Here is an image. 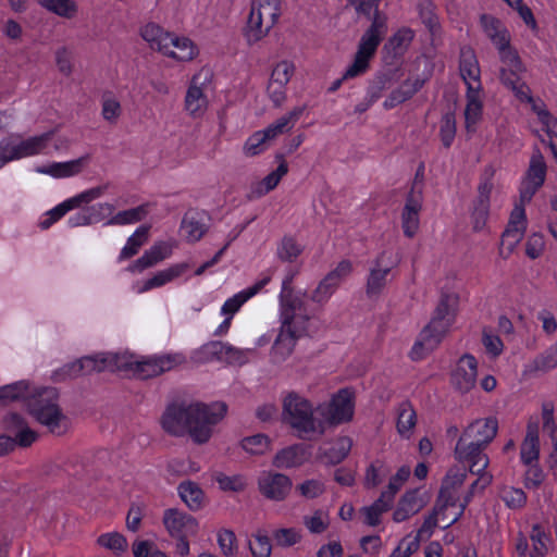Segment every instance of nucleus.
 Wrapping results in <instances>:
<instances>
[{
	"label": "nucleus",
	"instance_id": "f257e3e1",
	"mask_svg": "<svg viewBox=\"0 0 557 557\" xmlns=\"http://www.w3.org/2000/svg\"><path fill=\"white\" fill-rule=\"evenodd\" d=\"M225 403L211 405L202 403L172 404L161 417L162 429L172 436L188 434L194 442L203 444L212 435V426L226 413Z\"/></svg>",
	"mask_w": 557,
	"mask_h": 557
},
{
	"label": "nucleus",
	"instance_id": "f03ea898",
	"mask_svg": "<svg viewBox=\"0 0 557 557\" xmlns=\"http://www.w3.org/2000/svg\"><path fill=\"white\" fill-rule=\"evenodd\" d=\"M500 74L502 83L509 88L517 99L522 102H529L537 116L536 133L540 138L548 137L549 139L557 138V120L550 115L545 106L532 99L530 89L523 81L524 69L521 61L513 50L510 57L500 55Z\"/></svg>",
	"mask_w": 557,
	"mask_h": 557
},
{
	"label": "nucleus",
	"instance_id": "7ed1b4c3",
	"mask_svg": "<svg viewBox=\"0 0 557 557\" xmlns=\"http://www.w3.org/2000/svg\"><path fill=\"white\" fill-rule=\"evenodd\" d=\"M457 300L458 298L454 294L441 296L430 323L423 327L419 339L412 347L411 358L413 360L422 359L440 345L454 321Z\"/></svg>",
	"mask_w": 557,
	"mask_h": 557
},
{
	"label": "nucleus",
	"instance_id": "20e7f679",
	"mask_svg": "<svg viewBox=\"0 0 557 557\" xmlns=\"http://www.w3.org/2000/svg\"><path fill=\"white\" fill-rule=\"evenodd\" d=\"M59 392L54 387L27 391L26 406L29 413L54 435H63L70 428V419L58 405Z\"/></svg>",
	"mask_w": 557,
	"mask_h": 557
},
{
	"label": "nucleus",
	"instance_id": "39448f33",
	"mask_svg": "<svg viewBox=\"0 0 557 557\" xmlns=\"http://www.w3.org/2000/svg\"><path fill=\"white\" fill-rule=\"evenodd\" d=\"M387 30V17L377 14L370 27L362 34L352 61L347 65L342 77L333 83L331 90H336L344 81L364 74L370 61Z\"/></svg>",
	"mask_w": 557,
	"mask_h": 557
},
{
	"label": "nucleus",
	"instance_id": "423d86ee",
	"mask_svg": "<svg viewBox=\"0 0 557 557\" xmlns=\"http://www.w3.org/2000/svg\"><path fill=\"white\" fill-rule=\"evenodd\" d=\"M283 421L294 429L300 438L307 434L324 433L323 421L314 417L312 404L296 392H289L283 399Z\"/></svg>",
	"mask_w": 557,
	"mask_h": 557
},
{
	"label": "nucleus",
	"instance_id": "0eeeda50",
	"mask_svg": "<svg viewBox=\"0 0 557 557\" xmlns=\"http://www.w3.org/2000/svg\"><path fill=\"white\" fill-rule=\"evenodd\" d=\"M280 15V5L262 0H252L244 27L246 41L253 45L265 38L277 23Z\"/></svg>",
	"mask_w": 557,
	"mask_h": 557
},
{
	"label": "nucleus",
	"instance_id": "6e6552de",
	"mask_svg": "<svg viewBox=\"0 0 557 557\" xmlns=\"http://www.w3.org/2000/svg\"><path fill=\"white\" fill-rule=\"evenodd\" d=\"M212 81V73L209 69H200L193 75L185 96L183 109L191 119H201L210 107L209 91Z\"/></svg>",
	"mask_w": 557,
	"mask_h": 557
},
{
	"label": "nucleus",
	"instance_id": "1a4fd4ad",
	"mask_svg": "<svg viewBox=\"0 0 557 557\" xmlns=\"http://www.w3.org/2000/svg\"><path fill=\"white\" fill-rule=\"evenodd\" d=\"M281 330L301 338L308 334L310 317L302 298L281 297Z\"/></svg>",
	"mask_w": 557,
	"mask_h": 557
},
{
	"label": "nucleus",
	"instance_id": "9d476101",
	"mask_svg": "<svg viewBox=\"0 0 557 557\" xmlns=\"http://www.w3.org/2000/svg\"><path fill=\"white\" fill-rule=\"evenodd\" d=\"M354 394L348 388L341 389L333 396L329 404L320 405L317 408L318 413L324 422L330 424H339L347 422L354 414Z\"/></svg>",
	"mask_w": 557,
	"mask_h": 557
},
{
	"label": "nucleus",
	"instance_id": "9b49d317",
	"mask_svg": "<svg viewBox=\"0 0 557 557\" xmlns=\"http://www.w3.org/2000/svg\"><path fill=\"white\" fill-rule=\"evenodd\" d=\"M296 65L284 59L273 64L267 85V94L275 106L284 103L287 97V85L295 75Z\"/></svg>",
	"mask_w": 557,
	"mask_h": 557
},
{
	"label": "nucleus",
	"instance_id": "f8f14e48",
	"mask_svg": "<svg viewBox=\"0 0 557 557\" xmlns=\"http://www.w3.org/2000/svg\"><path fill=\"white\" fill-rule=\"evenodd\" d=\"M293 482L289 476L273 471H263L258 478V490L269 500L283 502L290 494Z\"/></svg>",
	"mask_w": 557,
	"mask_h": 557
},
{
	"label": "nucleus",
	"instance_id": "ddd939ff",
	"mask_svg": "<svg viewBox=\"0 0 557 557\" xmlns=\"http://www.w3.org/2000/svg\"><path fill=\"white\" fill-rule=\"evenodd\" d=\"M495 170L488 166L484 170L481 183L478 186V196L473 202V228L480 231L486 223L490 212V196L493 190V177Z\"/></svg>",
	"mask_w": 557,
	"mask_h": 557
},
{
	"label": "nucleus",
	"instance_id": "4468645a",
	"mask_svg": "<svg viewBox=\"0 0 557 557\" xmlns=\"http://www.w3.org/2000/svg\"><path fill=\"white\" fill-rule=\"evenodd\" d=\"M480 25L485 36L497 49L499 57H510V52L515 49L510 45V34L505 24L491 14H482Z\"/></svg>",
	"mask_w": 557,
	"mask_h": 557
},
{
	"label": "nucleus",
	"instance_id": "2eb2a0df",
	"mask_svg": "<svg viewBox=\"0 0 557 557\" xmlns=\"http://www.w3.org/2000/svg\"><path fill=\"white\" fill-rule=\"evenodd\" d=\"M486 447L470 443L463 440H458L454 454L455 458L460 462L469 463V471L472 474L487 473L485 469L488 467L490 459L484 453Z\"/></svg>",
	"mask_w": 557,
	"mask_h": 557
},
{
	"label": "nucleus",
	"instance_id": "dca6fc26",
	"mask_svg": "<svg viewBox=\"0 0 557 557\" xmlns=\"http://www.w3.org/2000/svg\"><path fill=\"white\" fill-rule=\"evenodd\" d=\"M546 176V164L543 156L537 151L534 152L527 175L521 183L520 198L522 203H528L532 200V197L541 188L545 182Z\"/></svg>",
	"mask_w": 557,
	"mask_h": 557
},
{
	"label": "nucleus",
	"instance_id": "f3484780",
	"mask_svg": "<svg viewBox=\"0 0 557 557\" xmlns=\"http://www.w3.org/2000/svg\"><path fill=\"white\" fill-rule=\"evenodd\" d=\"M162 55L180 63H188L197 59L199 47L191 38L172 33Z\"/></svg>",
	"mask_w": 557,
	"mask_h": 557
},
{
	"label": "nucleus",
	"instance_id": "a211bd4d",
	"mask_svg": "<svg viewBox=\"0 0 557 557\" xmlns=\"http://www.w3.org/2000/svg\"><path fill=\"white\" fill-rule=\"evenodd\" d=\"M497 430L498 422L495 418L478 419L463 430L459 438L487 447L495 438Z\"/></svg>",
	"mask_w": 557,
	"mask_h": 557
},
{
	"label": "nucleus",
	"instance_id": "6ab92c4d",
	"mask_svg": "<svg viewBox=\"0 0 557 557\" xmlns=\"http://www.w3.org/2000/svg\"><path fill=\"white\" fill-rule=\"evenodd\" d=\"M476 367V360L472 355L466 354L459 359L451 374V383L458 392L466 394L475 386Z\"/></svg>",
	"mask_w": 557,
	"mask_h": 557
},
{
	"label": "nucleus",
	"instance_id": "aec40b11",
	"mask_svg": "<svg viewBox=\"0 0 557 557\" xmlns=\"http://www.w3.org/2000/svg\"><path fill=\"white\" fill-rule=\"evenodd\" d=\"M163 523L172 536L194 535L198 529L193 516L173 508L164 511Z\"/></svg>",
	"mask_w": 557,
	"mask_h": 557
},
{
	"label": "nucleus",
	"instance_id": "412c9836",
	"mask_svg": "<svg viewBox=\"0 0 557 557\" xmlns=\"http://www.w3.org/2000/svg\"><path fill=\"white\" fill-rule=\"evenodd\" d=\"M4 430L13 435L21 447L30 446L38 437V434L28 426L26 420L18 413H9L3 419Z\"/></svg>",
	"mask_w": 557,
	"mask_h": 557
},
{
	"label": "nucleus",
	"instance_id": "4be33fe9",
	"mask_svg": "<svg viewBox=\"0 0 557 557\" xmlns=\"http://www.w3.org/2000/svg\"><path fill=\"white\" fill-rule=\"evenodd\" d=\"M423 198L416 196H406V202L401 211V227L404 234L412 238L420 226L419 214L422 210Z\"/></svg>",
	"mask_w": 557,
	"mask_h": 557
},
{
	"label": "nucleus",
	"instance_id": "5701e85b",
	"mask_svg": "<svg viewBox=\"0 0 557 557\" xmlns=\"http://www.w3.org/2000/svg\"><path fill=\"white\" fill-rule=\"evenodd\" d=\"M120 363L124 364L122 368L133 370L140 379L158 376L172 368L170 358L129 362L126 361L124 357H121Z\"/></svg>",
	"mask_w": 557,
	"mask_h": 557
},
{
	"label": "nucleus",
	"instance_id": "b1692460",
	"mask_svg": "<svg viewBox=\"0 0 557 557\" xmlns=\"http://www.w3.org/2000/svg\"><path fill=\"white\" fill-rule=\"evenodd\" d=\"M484 96L481 87L467 88L466 104L463 110L467 129H473L483 114Z\"/></svg>",
	"mask_w": 557,
	"mask_h": 557
},
{
	"label": "nucleus",
	"instance_id": "393cba45",
	"mask_svg": "<svg viewBox=\"0 0 557 557\" xmlns=\"http://www.w3.org/2000/svg\"><path fill=\"white\" fill-rule=\"evenodd\" d=\"M460 75L467 88L481 87L480 67L474 51L471 48H462L460 51Z\"/></svg>",
	"mask_w": 557,
	"mask_h": 557
},
{
	"label": "nucleus",
	"instance_id": "a878e982",
	"mask_svg": "<svg viewBox=\"0 0 557 557\" xmlns=\"http://www.w3.org/2000/svg\"><path fill=\"white\" fill-rule=\"evenodd\" d=\"M424 506L425 502L420 497L419 491H409L399 499L397 508L393 513V519L396 522H403L418 513Z\"/></svg>",
	"mask_w": 557,
	"mask_h": 557
},
{
	"label": "nucleus",
	"instance_id": "bb28decb",
	"mask_svg": "<svg viewBox=\"0 0 557 557\" xmlns=\"http://www.w3.org/2000/svg\"><path fill=\"white\" fill-rule=\"evenodd\" d=\"M386 252H382L375 260V265L371 269L367 282V295L370 298L377 297L387 283V275L391 267L384 264Z\"/></svg>",
	"mask_w": 557,
	"mask_h": 557
},
{
	"label": "nucleus",
	"instance_id": "cd10ccee",
	"mask_svg": "<svg viewBox=\"0 0 557 557\" xmlns=\"http://www.w3.org/2000/svg\"><path fill=\"white\" fill-rule=\"evenodd\" d=\"M172 32L164 29L154 22H147L139 28V35L144 41L152 49L162 54L166 41L170 39Z\"/></svg>",
	"mask_w": 557,
	"mask_h": 557
},
{
	"label": "nucleus",
	"instance_id": "c85d7f7f",
	"mask_svg": "<svg viewBox=\"0 0 557 557\" xmlns=\"http://www.w3.org/2000/svg\"><path fill=\"white\" fill-rule=\"evenodd\" d=\"M352 441L348 436L336 438L329 449L319 448L318 459L325 465L335 466L342 462L349 454Z\"/></svg>",
	"mask_w": 557,
	"mask_h": 557
},
{
	"label": "nucleus",
	"instance_id": "c756f323",
	"mask_svg": "<svg viewBox=\"0 0 557 557\" xmlns=\"http://www.w3.org/2000/svg\"><path fill=\"white\" fill-rule=\"evenodd\" d=\"M467 478L466 471H455L450 470L441 486L437 499L442 504L446 505L447 507H454L456 506L457 498L455 496V491L460 487Z\"/></svg>",
	"mask_w": 557,
	"mask_h": 557
},
{
	"label": "nucleus",
	"instance_id": "7c9ffc66",
	"mask_svg": "<svg viewBox=\"0 0 557 557\" xmlns=\"http://www.w3.org/2000/svg\"><path fill=\"white\" fill-rule=\"evenodd\" d=\"M414 38V32L406 26L398 28L385 42L384 51L392 58L404 55Z\"/></svg>",
	"mask_w": 557,
	"mask_h": 557
},
{
	"label": "nucleus",
	"instance_id": "2f4dec72",
	"mask_svg": "<svg viewBox=\"0 0 557 557\" xmlns=\"http://www.w3.org/2000/svg\"><path fill=\"white\" fill-rule=\"evenodd\" d=\"M307 459L305 447L301 445H293L280 450L274 456L272 465L278 469H289L304 465Z\"/></svg>",
	"mask_w": 557,
	"mask_h": 557
},
{
	"label": "nucleus",
	"instance_id": "473e14b6",
	"mask_svg": "<svg viewBox=\"0 0 557 557\" xmlns=\"http://www.w3.org/2000/svg\"><path fill=\"white\" fill-rule=\"evenodd\" d=\"M121 357L117 355L102 354L97 356H87L81 358L82 370L84 374L101 372L106 369L122 368Z\"/></svg>",
	"mask_w": 557,
	"mask_h": 557
},
{
	"label": "nucleus",
	"instance_id": "72a5a7b5",
	"mask_svg": "<svg viewBox=\"0 0 557 557\" xmlns=\"http://www.w3.org/2000/svg\"><path fill=\"white\" fill-rule=\"evenodd\" d=\"M172 252V246L164 242H159L153 245L149 250L138 258L135 263L129 268L132 271H143L150 268L158 262L169 257Z\"/></svg>",
	"mask_w": 557,
	"mask_h": 557
},
{
	"label": "nucleus",
	"instance_id": "f704fd0d",
	"mask_svg": "<svg viewBox=\"0 0 557 557\" xmlns=\"http://www.w3.org/2000/svg\"><path fill=\"white\" fill-rule=\"evenodd\" d=\"M540 454L539 426L530 423L527 435L521 444L520 456L525 465L536 462Z\"/></svg>",
	"mask_w": 557,
	"mask_h": 557
},
{
	"label": "nucleus",
	"instance_id": "c9c22d12",
	"mask_svg": "<svg viewBox=\"0 0 557 557\" xmlns=\"http://www.w3.org/2000/svg\"><path fill=\"white\" fill-rule=\"evenodd\" d=\"M88 161V156L81 157L69 162L53 163L39 169V172L50 174L54 177H67L78 174L83 171Z\"/></svg>",
	"mask_w": 557,
	"mask_h": 557
},
{
	"label": "nucleus",
	"instance_id": "e433bc0d",
	"mask_svg": "<svg viewBox=\"0 0 557 557\" xmlns=\"http://www.w3.org/2000/svg\"><path fill=\"white\" fill-rule=\"evenodd\" d=\"M42 141H21L11 148L0 146V168L8 161L37 153Z\"/></svg>",
	"mask_w": 557,
	"mask_h": 557
},
{
	"label": "nucleus",
	"instance_id": "4c0bfd02",
	"mask_svg": "<svg viewBox=\"0 0 557 557\" xmlns=\"http://www.w3.org/2000/svg\"><path fill=\"white\" fill-rule=\"evenodd\" d=\"M189 269V264L186 262L174 264L166 270L158 272L153 277L145 282L140 292H147L154 287H160L174 278L181 276Z\"/></svg>",
	"mask_w": 557,
	"mask_h": 557
},
{
	"label": "nucleus",
	"instance_id": "58836bf2",
	"mask_svg": "<svg viewBox=\"0 0 557 557\" xmlns=\"http://www.w3.org/2000/svg\"><path fill=\"white\" fill-rule=\"evenodd\" d=\"M269 277H265L259 282H257L253 286L249 287L247 290L240 292L234 297L226 300L222 307V313L228 314L232 317L238 309L252 296H255L259 290L263 288L269 282Z\"/></svg>",
	"mask_w": 557,
	"mask_h": 557
},
{
	"label": "nucleus",
	"instance_id": "ea45409f",
	"mask_svg": "<svg viewBox=\"0 0 557 557\" xmlns=\"http://www.w3.org/2000/svg\"><path fill=\"white\" fill-rule=\"evenodd\" d=\"M297 114L298 113L294 111L277 119L261 132L262 137L260 139H275L276 137L286 136L294 127Z\"/></svg>",
	"mask_w": 557,
	"mask_h": 557
},
{
	"label": "nucleus",
	"instance_id": "a19ab883",
	"mask_svg": "<svg viewBox=\"0 0 557 557\" xmlns=\"http://www.w3.org/2000/svg\"><path fill=\"white\" fill-rule=\"evenodd\" d=\"M178 494L189 509L199 510L202 507L203 492L198 484L191 481L182 482Z\"/></svg>",
	"mask_w": 557,
	"mask_h": 557
},
{
	"label": "nucleus",
	"instance_id": "79ce46f5",
	"mask_svg": "<svg viewBox=\"0 0 557 557\" xmlns=\"http://www.w3.org/2000/svg\"><path fill=\"white\" fill-rule=\"evenodd\" d=\"M38 4L49 12L63 17L73 18L78 12L77 3L74 0H36Z\"/></svg>",
	"mask_w": 557,
	"mask_h": 557
},
{
	"label": "nucleus",
	"instance_id": "37998d69",
	"mask_svg": "<svg viewBox=\"0 0 557 557\" xmlns=\"http://www.w3.org/2000/svg\"><path fill=\"white\" fill-rule=\"evenodd\" d=\"M297 339L299 338L280 330L272 347L273 360L275 362L284 361L293 352Z\"/></svg>",
	"mask_w": 557,
	"mask_h": 557
},
{
	"label": "nucleus",
	"instance_id": "c03bdc74",
	"mask_svg": "<svg viewBox=\"0 0 557 557\" xmlns=\"http://www.w3.org/2000/svg\"><path fill=\"white\" fill-rule=\"evenodd\" d=\"M479 478L470 485L469 491L463 496L462 502L459 505V511L455 515L453 519H449L445 525V528H448L453 525L455 522H457L460 517L462 516L467 505L471 502L475 490L479 487L480 490H484L486 486H488L492 483L493 476L490 473H482L478 474Z\"/></svg>",
	"mask_w": 557,
	"mask_h": 557
},
{
	"label": "nucleus",
	"instance_id": "a18cd8bd",
	"mask_svg": "<svg viewBox=\"0 0 557 557\" xmlns=\"http://www.w3.org/2000/svg\"><path fill=\"white\" fill-rule=\"evenodd\" d=\"M525 226H509L507 225L506 230L502 235L499 253L507 258L516 248V246L521 242L524 236Z\"/></svg>",
	"mask_w": 557,
	"mask_h": 557
},
{
	"label": "nucleus",
	"instance_id": "49530a36",
	"mask_svg": "<svg viewBox=\"0 0 557 557\" xmlns=\"http://www.w3.org/2000/svg\"><path fill=\"white\" fill-rule=\"evenodd\" d=\"M28 383L20 381L0 387V406H7L12 401L23 399L26 401Z\"/></svg>",
	"mask_w": 557,
	"mask_h": 557
},
{
	"label": "nucleus",
	"instance_id": "de8ad7c7",
	"mask_svg": "<svg viewBox=\"0 0 557 557\" xmlns=\"http://www.w3.org/2000/svg\"><path fill=\"white\" fill-rule=\"evenodd\" d=\"M530 537L533 544L531 557H544L552 544L550 536L546 533L544 527L540 523L534 524Z\"/></svg>",
	"mask_w": 557,
	"mask_h": 557
},
{
	"label": "nucleus",
	"instance_id": "09e8293b",
	"mask_svg": "<svg viewBox=\"0 0 557 557\" xmlns=\"http://www.w3.org/2000/svg\"><path fill=\"white\" fill-rule=\"evenodd\" d=\"M288 172V166L285 161H282L276 170L268 174L256 187L255 194L257 196H263L269 191L273 190L282 180V177Z\"/></svg>",
	"mask_w": 557,
	"mask_h": 557
},
{
	"label": "nucleus",
	"instance_id": "8fccbe9b",
	"mask_svg": "<svg viewBox=\"0 0 557 557\" xmlns=\"http://www.w3.org/2000/svg\"><path fill=\"white\" fill-rule=\"evenodd\" d=\"M150 226L143 225L127 239V244L121 251V259H128L135 256L139 248L147 242Z\"/></svg>",
	"mask_w": 557,
	"mask_h": 557
},
{
	"label": "nucleus",
	"instance_id": "3c124183",
	"mask_svg": "<svg viewBox=\"0 0 557 557\" xmlns=\"http://www.w3.org/2000/svg\"><path fill=\"white\" fill-rule=\"evenodd\" d=\"M302 252V247L292 236H284L280 242L276 255L283 262H294Z\"/></svg>",
	"mask_w": 557,
	"mask_h": 557
},
{
	"label": "nucleus",
	"instance_id": "603ef678",
	"mask_svg": "<svg viewBox=\"0 0 557 557\" xmlns=\"http://www.w3.org/2000/svg\"><path fill=\"white\" fill-rule=\"evenodd\" d=\"M101 115L110 123H115L121 117L122 104L116 96L107 94L102 97Z\"/></svg>",
	"mask_w": 557,
	"mask_h": 557
},
{
	"label": "nucleus",
	"instance_id": "864d4df0",
	"mask_svg": "<svg viewBox=\"0 0 557 557\" xmlns=\"http://www.w3.org/2000/svg\"><path fill=\"white\" fill-rule=\"evenodd\" d=\"M416 425V411L409 403L400 404L398 408L397 431L406 435Z\"/></svg>",
	"mask_w": 557,
	"mask_h": 557
},
{
	"label": "nucleus",
	"instance_id": "5fc2aeb1",
	"mask_svg": "<svg viewBox=\"0 0 557 557\" xmlns=\"http://www.w3.org/2000/svg\"><path fill=\"white\" fill-rule=\"evenodd\" d=\"M147 215L146 206L120 211L108 221V225H123L141 221Z\"/></svg>",
	"mask_w": 557,
	"mask_h": 557
},
{
	"label": "nucleus",
	"instance_id": "6e6d98bb",
	"mask_svg": "<svg viewBox=\"0 0 557 557\" xmlns=\"http://www.w3.org/2000/svg\"><path fill=\"white\" fill-rule=\"evenodd\" d=\"M240 446L251 455H263L270 447V440L264 434H256L243 438Z\"/></svg>",
	"mask_w": 557,
	"mask_h": 557
},
{
	"label": "nucleus",
	"instance_id": "4d7b16f0",
	"mask_svg": "<svg viewBox=\"0 0 557 557\" xmlns=\"http://www.w3.org/2000/svg\"><path fill=\"white\" fill-rule=\"evenodd\" d=\"M97 543L107 548L110 549L116 554H121L126 552L127 549V541L126 539L117 532L112 533H106L98 537Z\"/></svg>",
	"mask_w": 557,
	"mask_h": 557
},
{
	"label": "nucleus",
	"instance_id": "13d9d810",
	"mask_svg": "<svg viewBox=\"0 0 557 557\" xmlns=\"http://www.w3.org/2000/svg\"><path fill=\"white\" fill-rule=\"evenodd\" d=\"M272 539L280 547H290L300 541L301 534L294 528H282L273 531Z\"/></svg>",
	"mask_w": 557,
	"mask_h": 557
},
{
	"label": "nucleus",
	"instance_id": "bf43d9fd",
	"mask_svg": "<svg viewBox=\"0 0 557 557\" xmlns=\"http://www.w3.org/2000/svg\"><path fill=\"white\" fill-rule=\"evenodd\" d=\"M225 348L226 344L222 342H209L197 351L198 360L209 361L211 359H218L220 361H223Z\"/></svg>",
	"mask_w": 557,
	"mask_h": 557
},
{
	"label": "nucleus",
	"instance_id": "052dcab7",
	"mask_svg": "<svg viewBox=\"0 0 557 557\" xmlns=\"http://www.w3.org/2000/svg\"><path fill=\"white\" fill-rule=\"evenodd\" d=\"M249 549L253 557H270L272 550L270 537L260 533L255 534L249 541Z\"/></svg>",
	"mask_w": 557,
	"mask_h": 557
},
{
	"label": "nucleus",
	"instance_id": "680f3d73",
	"mask_svg": "<svg viewBox=\"0 0 557 557\" xmlns=\"http://www.w3.org/2000/svg\"><path fill=\"white\" fill-rule=\"evenodd\" d=\"M218 544L221 553L226 557L234 556L237 552V539L232 530H221L218 534Z\"/></svg>",
	"mask_w": 557,
	"mask_h": 557
},
{
	"label": "nucleus",
	"instance_id": "e2e57ef3",
	"mask_svg": "<svg viewBox=\"0 0 557 557\" xmlns=\"http://www.w3.org/2000/svg\"><path fill=\"white\" fill-rule=\"evenodd\" d=\"M54 61L58 71L64 75L70 76L74 71L72 52L66 47H60L54 52Z\"/></svg>",
	"mask_w": 557,
	"mask_h": 557
},
{
	"label": "nucleus",
	"instance_id": "0e129e2a",
	"mask_svg": "<svg viewBox=\"0 0 557 557\" xmlns=\"http://www.w3.org/2000/svg\"><path fill=\"white\" fill-rule=\"evenodd\" d=\"M448 507L441 502L436 500L435 506L433 508V511L425 518L423 524L418 530L417 535L421 539L426 534L430 536L434 530V528L437 525V517L443 513L444 510H446Z\"/></svg>",
	"mask_w": 557,
	"mask_h": 557
},
{
	"label": "nucleus",
	"instance_id": "69168bd1",
	"mask_svg": "<svg viewBox=\"0 0 557 557\" xmlns=\"http://www.w3.org/2000/svg\"><path fill=\"white\" fill-rule=\"evenodd\" d=\"M182 228L187 233V239L191 243L198 242L207 231L203 224L188 215L183 219Z\"/></svg>",
	"mask_w": 557,
	"mask_h": 557
},
{
	"label": "nucleus",
	"instance_id": "338daca9",
	"mask_svg": "<svg viewBox=\"0 0 557 557\" xmlns=\"http://www.w3.org/2000/svg\"><path fill=\"white\" fill-rule=\"evenodd\" d=\"M500 497L508 507L513 509L521 508L527 500L524 492L515 487H504Z\"/></svg>",
	"mask_w": 557,
	"mask_h": 557
},
{
	"label": "nucleus",
	"instance_id": "774afa93",
	"mask_svg": "<svg viewBox=\"0 0 557 557\" xmlns=\"http://www.w3.org/2000/svg\"><path fill=\"white\" fill-rule=\"evenodd\" d=\"M324 484L319 480H307L296 486V491L308 499H313L324 493Z\"/></svg>",
	"mask_w": 557,
	"mask_h": 557
}]
</instances>
